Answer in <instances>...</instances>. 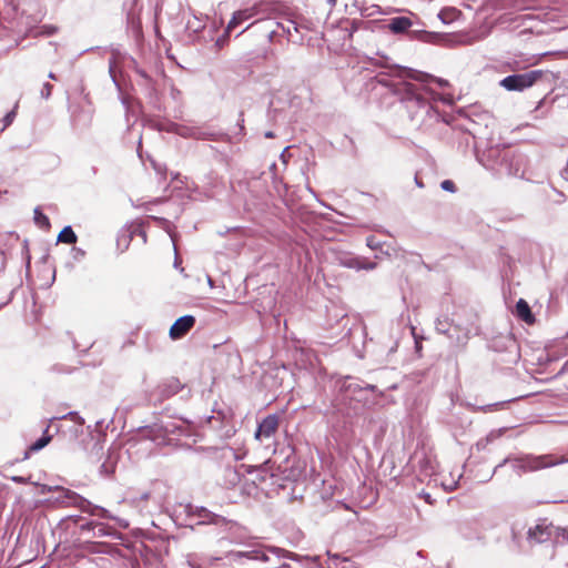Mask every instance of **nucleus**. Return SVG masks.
I'll return each instance as SVG.
<instances>
[{"label": "nucleus", "mask_w": 568, "mask_h": 568, "mask_svg": "<svg viewBox=\"0 0 568 568\" xmlns=\"http://www.w3.org/2000/svg\"><path fill=\"white\" fill-rule=\"evenodd\" d=\"M394 71L397 75H389L384 72L378 73L375 78L376 82L388 88L395 95H398L399 99L407 104L408 109L416 108V115L433 112L434 109L427 100L425 89L404 80L407 77L413 78V71H406L399 67H396Z\"/></svg>", "instance_id": "nucleus-1"}, {"label": "nucleus", "mask_w": 568, "mask_h": 568, "mask_svg": "<svg viewBox=\"0 0 568 568\" xmlns=\"http://www.w3.org/2000/svg\"><path fill=\"white\" fill-rule=\"evenodd\" d=\"M41 505L74 506L84 513L100 518H111L109 511L102 507L92 505L77 493L60 486H47L38 483V507Z\"/></svg>", "instance_id": "nucleus-2"}, {"label": "nucleus", "mask_w": 568, "mask_h": 568, "mask_svg": "<svg viewBox=\"0 0 568 568\" xmlns=\"http://www.w3.org/2000/svg\"><path fill=\"white\" fill-rule=\"evenodd\" d=\"M567 462L568 458L566 459L564 457H557L555 455H525L517 458L507 457L494 468L493 474H496V471L507 463L511 464V467L515 471L521 474L527 471L545 469Z\"/></svg>", "instance_id": "nucleus-3"}, {"label": "nucleus", "mask_w": 568, "mask_h": 568, "mask_svg": "<svg viewBox=\"0 0 568 568\" xmlns=\"http://www.w3.org/2000/svg\"><path fill=\"white\" fill-rule=\"evenodd\" d=\"M59 526L64 529L78 527L80 536L87 540L91 538L114 537L116 535L115 529L111 526L94 520L87 521L78 515H69L62 518Z\"/></svg>", "instance_id": "nucleus-4"}, {"label": "nucleus", "mask_w": 568, "mask_h": 568, "mask_svg": "<svg viewBox=\"0 0 568 568\" xmlns=\"http://www.w3.org/2000/svg\"><path fill=\"white\" fill-rule=\"evenodd\" d=\"M168 488L162 481H154L149 489L131 497V503L149 515L161 511L166 501Z\"/></svg>", "instance_id": "nucleus-5"}, {"label": "nucleus", "mask_w": 568, "mask_h": 568, "mask_svg": "<svg viewBox=\"0 0 568 568\" xmlns=\"http://www.w3.org/2000/svg\"><path fill=\"white\" fill-rule=\"evenodd\" d=\"M542 77L541 70H530L524 73H515L505 77L500 81V85L507 91L521 92L532 87Z\"/></svg>", "instance_id": "nucleus-6"}, {"label": "nucleus", "mask_w": 568, "mask_h": 568, "mask_svg": "<svg viewBox=\"0 0 568 568\" xmlns=\"http://www.w3.org/2000/svg\"><path fill=\"white\" fill-rule=\"evenodd\" d=\"M183 507V513L190 520V525H222L229 523L224 517L216 515L209 509L192 504H186Z\"/></svg>", "instance_id": "nucleus-7"}, {"label": "nucleus", "mask_w": 568, "mask_h": 568, "mask_svg": "<svg viewBox=\"0 0 568 568\" xmlns=\"http://www.w3.org/2000/svg\"><path fill=\"white\" fill-rule=\"evenodd\" d=\"M508 151L509 148L505 145H491L481 153H477V160L487 170L498 175L504 162V155H506Z\"/></svg>", "instance_id": "nucleus-8"}, {"label": "nucleus", "mask_w": 568, "mask_h": 568, "mask_svg": "<svg viewBox=\"0 0 568 568\" xmlns=\"http://www.w3.org/2000/svg\"><path fill=\"white\" fill-rule=\"evenodd\" d=\"M527 158L525 154L509 149L504 155V162L498 175L525 178Z\"/></svg>", "instance_id": "nucleus-9"}, {"label": "nucleus", "mask_w": 568, "mask_h": 568, "mask_svg": "<svg viewBox=\"0 0 568 568\" xmlns=\"http://www.w3.org/2000/svg\"><path fill=\"white\" fill-rule=\"evenodd\" d=\"M230 527L227 530V535L224 538H221L219 540L220 544H222L224 540H229L231 544L244 546V547H252L254 540L257 539V537L252 536L246 528L240 526L236 523H229Z\"/></svg>", "instance_id": "nucleus-10"}, {"label": "nucleus", "mask_w": 568, "mask_h": 568, "mask_svg": "<svg viewBox=\"0 0 568 568\" xmlns=\"http://www.w3.org/2000/svg\"><path fill=\"white\" fill-rule=\"evenodd\" d=\"M267 552L276 556L277 558H285L293 561H301L302 557L293 551L286 550L281 547L276 546H257L256 545V557L255 560H260L263 562H267L270 560V557L267 556Z\"/></svg>", "instance_id": "nucleus-11"}, {"label": "nucleus", "mask_w": 568, "mask_h": 568, "mask_svg": "<svg viewBox=\"0 0 568 568\" xmlns=\"http://www.w3.org/2000/svg\"><path fill=\"white\" fill-rule=\"evenodd\" d=\"M68 416L74 419H81L74 412H70L60 418L52 417L49 420V424L47 425L45 429L42 432V435L38 438V450L44 448L52 440V438L60 432V420L67 418Z\"/></svg>", "instance_id": "nucleus-12"}, {"label": "nucleus", "mask_w": 568, "mask_h": 568, "mask_svg": "<svg viewBox=\"0 0 568 568\" xmlns=\"http://www.w3.org/2000/svg\"><path fill=\"white\" fill-rule=\"evenodd\" d=\"M280 417L271 414L264 417L257 425L254 437L257 440L272 438L278 429Z\"/></svg>", "instance_id": "nucleus-13"}, {"label": "nucleus", "mask_w": 568, "mask_h": 568, "mask_svg": "<svg viewBox=\"0 0 568 568\" xmlns=\"http://www.w3.org/2000/svg\"><path fill=\"white\" fill-rule=\"evenodd\" d=\"M142 8L141 0H126L123 3V10L126 12V22L135 32L141 29L140 13Z\"/></svg>", "instance_id": "nucleus-14"}, {"label": "nucleus", "mask_w": 568, "mask_h": 568, "mask_svg": "<svg viewBox=\"0 0 568 568\" xmlns=\"http://www.w3.org/2000/svg\"><path fill=\"white\" fill-rule=\"evenodd\" d=\"M159 430L163 433L162 439L159 440L160 436H155L153 440L158 444H169L172 440L171 435H183L186 433V427L183 422H168L162 424Z\"/></svg>", "instance_id": "nucleus-15"}, {"label": "nucleus", "mask_w": 568, "mask_h": 568, "mask_svg": "<svg viewBox=\"0 0 568 568\" xmlns=\"http://www.w3.org/2000/svg\"><path fill=\"white\" fill-rule=\"evenodd\" d=\"M195 324L193 315H183L179 317L170 327V337L172 339L182 338Z\"/></svg>", "instance_id": "nucleus-16"}, {"label": "nucleus", "mask_w": 568, "mask_h": 568, "mask_svg": "<svg viewBox=\"0 0 568 568\" xmlns=\"http://www.w3.org/2000/svg\"><path fill=\"white\" fill-rule=\"evenodd\" d=\"M552 535V526L547 524L546 520L538 523L535 527L529 528L528 539L532 542H545Z\"/></svg>", "instance_id": "nucleus-17"}, {"label": "nucleus", "mask_w": 568, "mask_h": 568, "mask_svg": "<svg viewBox=\"0 0 568 568\" xmlns=\"http://www.w3.org/2000/svg\"><path fill=\"white\" fill-rule=\"evenodd\" d=\"M183 387L178 378L172 377L158 386V393L161 399H166L178 394Z\"/></svg>", "instance_id": "nucleus-18"}, {"label": "nucleus", "mask_w": 568, "mask_h": 568, "mask_svg": "<svg viewBox=\"0 0 568 568\" xmlns=\"http://www.w3.org/2000/svg\"><path fill=\"white\" fill-rule=\"evenodd\" d=\"M413 27V21L408 17L398 16L388 20L387 28L394 34L407 33Z\"/></svg>", "instance_id": "nucleus-19"}, {"label": "nucleus", "mask_w": 568, "mask_h": 568, "mask_svg": "<svg viewBox=\"0 0 568 568\" xmlns=\"http://www.w3.org/2000/svg\"><path fill=\"white\" fill-rule=\"evenodd\" d=\"M250 549L243 550V551H227L225 554V557L230 559L231 562H243L244 559L248 560H255L256 557V544L253 542L252 547H248Z\"/></svg>", "instance_id": "nucleus-20"}, {"label": "nucleus", "mask_w": 568, "mask_h": 568, "mask_svg": "<svg viewBox=\"0 0 568 568\" xmlns=\"http://www.w3.org/2000/svg\"><path fill=\"white\" fill-rule=\"evenodd\" d=\"M515 313L518 318L527 324H532L535 322V316L531 313L530 306L524 298H519L516 303Z\"/></svg>", "instance_id": "nucleus-21"}, {"label": "nucleus", "mask_w": 568, "mask_h": 568, "mask_svg": "<svg viewBox=\"0 0 568 568\" xmlns=\"http://www.w3.org/2000/svg\"><path fill=\"white\" fill-rule=\"evenodd\" d=\"M408 38L410 40H418V41H423V42L435 43L442 38V34L437 33V32L425 31V30H410L409 29Z\"/></svg>", "instance_id": "nucleus-22"}, {"label": "nucleus", "mask_w": 568, "mask_h": 568, "mask_svg": "<svg viewBox=\"0 0 568 568\" xmlns=\"http://www.w3.org/2000/svg\"><path fill=\"white\" fill-rule=\"evenodd\" d=\"M118 459V453L115 450L109 449L103 463L100 466V473L106 476L113 474Z\"/></svg>", "instance_id": "nucleus-23"}, {"label": "nucleus", "mask_w": 568, "mask_h": 568, "mask_svg": "<svg viewBox=\"0 0 568 568\" xmlns=\"http://www.w3.org/2000/svg\"><path fill=\"white\" fill-rule=\"evenodd\" d=\"M253 16H254V13H253L252 9H244V10H239V11L234 12L232 19L230 20V22L226 27V32H231V30H233L235 27L243 23L244 21H247Z\"/></svg>", "instance_id": "nucleus-24"}, {"label": "nucleus", "mask_w": 568, "mask_h": 568, "mask_svg": "<svg viewBox=\"0 0 568 568\" xmlns=\"http://www.w3.org/2000/svg\"><path fill=\"white\" fill-rule=\"evenodd\" d=\"M276 26L277 27H281L282 30L287 34V37L290 38V40L292 41H296L293 39V34H292V30L295 31L296 33H301V29H310L308 27L306 26H302V24H298L296 21L294 20H290L287 21V24H284V23H281V22H276Z\"/></svg>", "instance_id": "nucleus-25"}, {"label": "nucleus", "mask_w": 568, "mask_h": 568, "mask_svg": "<svg viewBox=\"0 0 568 568\" xmlns=\"http://www.w3.org/2000/svg\"><path fill=\"white\" fill-rule=\"evenodd\" d=\"M222 559V557L202 558L196 554H189L186 556V564L191 568H203V561L209 560L211 562Z\"/></svg>", "instance_id": "nucleus-26"}, {"label": "nucleus", "mask_w": 568, "mask_h": 568, "mask_svg": "<svg viewBox=\"0 0 568 568\" xmlns=\"http://www.w3.org/2000/svg\"><path fill=\"white\" fill-rule=\"evenodd\" d=\"M77 240L78 236L70 225L64 226L58 235V242L65 244H74Z\"/></svg>", "instance_id": "nucleus-27"}, {"label": "nucleus", "mask_w": 568, "mask_h": 568, "mask_svg": "<svg viewBox=\"0 0 568 568\" xmlns=\"http://www.w3.org/2000/svg\"><path fill=\"white\" fill-rule=\"evenodd\" d=\"M458 13H459V11L455 8H452V7L444 8L438 12V19L443 23L448 24L456 19Z\"/></svg>", "instance_id": "nucleus-28"}, {"label": "nucleus", "mask_w": 568, "mask_h": 568, "mask_svg": "<svg viewBox=\"0 0 568 568\" xmlns=\"http://www.w3.org/2000/svg\"><path fill=\"white\" fill-rule=\"evenodd\" d=\"M132 239H133V233L130 230H121L120 231L118 239H116V244L119 247L121 245L123 246L121 250L122 252L129 247Z\"/></svg>", "instance_id": "nucleus-29"}, {"label": "nucleus", "mask_w": 568, "mask_h": 568, "mask_svg": "<svg viewBox=\"0 0 568 568\" xmlns=\"http://www.w3.org/2000/svg\"><path fill=\"white\" fill-rule=\"evenodd\" d=\"M224 476L226 484L230 486H235L241 480L240 474L233 467H226L224 470Z\"/></svg>", "instance_id": "nucleus-30"}, {"label": "nucleus", "mask_w": 568, "mask_h": 568, "mask_svg": "<svg viewBox=\"0 0 568 568\" xmlns=\"http://www.w3.org/2000/svg\"><path fill=\"white\" fill-rule=\"evenodd\" d=\"M341 389L355 393L356 390L363 389V387H361L353 378L347 376L341 382Z\"/></svg>", "instance_id": "nucleus-31"}, {"label": "nucleus", "mask_w": 568, "mask_h": 568, "mask_svg": "<svg viewBox=\"0 0 568 568\" xmlns=\"http://www.w3.org/2000/svg\"><path fill=\"white\" fill-rule=\"evenodd\" d=\"M362 257L348 256L342 260V265L348 268L361 270Z\"/></svg>", "instance_id": "nucleus-32"}, {"label": "nucleus", "mask_w": 568, "mask_h": 568, "mask_svg": "<svg viewBox=\"0 0 568 568\" xmlns=\"http://www.w3.org/2000/svg\"><path fill=\"white\" fill-rule=\"evenodd\" d=\"M508 402L509 400H504V402H496V403L484 405V406H476L475 409L478 412H483V413L494 412V410L503 407Z\"/></svg>", "instance_id": "nucleus-33"}, {"label": "nucleus", "mask_w": 568, "mask_h": 568, "mask_svg": "<svg viewBox=\"0 0 568 568\" xmlns=\"http://www.w3.org/2000/svg\"><path fill=\"white\" fill-rule=\"evenodd\" d=\"M328 555V561L326 568H337L339 562L349 561L348 558H342L339 555H331V552H327Z\"/></svg>", "instance_id": "nucleus-34"}, {"label": "nucleus", "mask_w": 568, "mask_h": 568, "mask_svg": "<svg viewBox=\"0 0 568 568\" xmlns=\"http://www.w3.org/2000/svg\"><path fill=\"white\" fill-rule=\"evenodd\" d=\"M435 328L439 334H447L449 332L448 320L438 317L435 322Z\"/></svg>", "instance_id": "nucleus-35"}, {"label": "nucleus", "mask_w": 568, "mask_h": 568, "mask_svg": "<svg viewBox=\"0 0 568 568\" xmlns=\"http://www.w3.org/2000/svg\"><path fill=\"white\" fill-rule=\"evenodd\" d=\"M115 67H116L115 60L114 59H110L109 60V73H110V77H111L114 85L116 87V89L119 91H121V85H120L119 80H118Z\"/></svg>", "instance_id": "nucleus-36"}, {"label": "nucleus", "mask_w": 568, "mask_h": 568, "mask_svg": "<svg viewBox=\"0 0 568 568\" xmlns=\"http://www.w3.org/2000/svg\"><path fill=\"white\" fill-rule=\"evenodd\" d=\"M57 32V27L51 24L38 26V37H50Z\"/></svg>", "instance_id": "nucleus-37"}, {"label": "nucleus", "mask_w": 568, "mask_h": 568, "mask_svg": "<svg viewBox=\"0 0 568 568\" xmlns=\"http://www.w3.org/2000/svg\"><path fill=\"white\" fill-rule=\"evenodd\" d=\"M136 72L143 80L142 84L146 87V89L150 91V94H151L152 91L154 90L151 78L144 70L136 69Z\"/></svg>", "instance_id": "nucleus-38"}, {"label": "nucleus", "mask_w": 568, "mask_h": 568, "mask_svg": "<svg viewBox=\"0 0 568 568\" xmlns=\"http://www.w3.org/2000/svg\"><path fill=\"white\" fill-rule=\"evenodd\" d=\"M257 23H261L264 27V29L268 30L267 38L270 41H273V37L275 36L276 31L271 29V27L273 24H276V22H274L273 20H263V21H257ZM253 24H256V22H254Z\"/></svg>", "instance_id": "nucleus-39"}, {"label": "nucleus", "mask_w": 568, "mask_h": 568, "mask_svg": "<svg viewBox=\"0 0 568 568\" xmlns=\"http://www.w3.org/2000/svg\"><path fill=\"white\" fill-rule=\"evenodd\" d=\"M366 245L374 251H382L383 244L375 236L371 235L366 239Z\"/></svg>", "instance_id": "nucleus-40"}, {"label": "nucleus", "mask_w": 568, "mask_h": 568, "mask_svg": "<svg viewBox=\"0 0 568 568\" xmlns=\"http://www.w3.org/2000/svg\"><path fill=\"white\" fill-rule=\"evenodd\" d=\"M38 227L48 230L50 227V221L47 215H44L39 209H38Z\"/></svg>", "instance_id": "nucleus-41"}, {"label": "nucleus", "mask_w": 568, "mask_h": 568, "mask_svg": "<svg viewBox=\"0 0 568 568\" xmlns=\"http://www.w3.org/2000/svg\"><path fill=\"white\" fill-rule=\"evenodd\" d=\"M440 187L447 192H455L456 190L455 183L452 180H444L440 183Z\"/></svg>", "instance_id": "nucleus-42"}, {"label": "nucleus", "mask_w": 568, "mask_h": 568, "mask_svg": "<svg viewBox=\"0 0 568 568\" xmlns=\"http://www.w3.org/2000/svg\"><path fill=\"white\" fill-rule=\"evenodd\" d=\"M377 266L375 262L368 261L366 258L361 260V270L371 271Z\"/></svg>", "instance_id": "nucleus-43"}, {"label": "nucleus", "mask_w": 568, "mask_h": 568, "mask_svg": "<svg viewBox=\"0 0 568 568\" xmlns=\"http://www.w3.org/2000/svg\"><path fill=\"white\" fill-rule=\"evenodd\" d=\"M52 88V84L45 82L41 89V97L48 99L51 95Z\"/></svg>", "instance_id": "nucleus-44"}, {"label": "nucleus", "mask_w": 568, "mask_h": 568, "mask_svg": "<svg viewBox=\"0 0 568 568\" xmlns=\"http://www.w3.org/2000/svg\"><path fill=\"white\" fill-rule=\"evenodd\" d=\"M121 101H122V104L125 108L128 114L130 112H133V106L131 103V99L129 97H122Z\"/></svg>", "instance_id": "nucleus-45"}, {"label": "nucleus", "mask_w": 568, "mask_h": 568, "mask_svg": "<svg viewBox=\"0 0 568 568\" xmlns=\"http://www.w3.org/2000/svg\"><path fill=\"white\" fill-rule=\"evenodd\" d=\"M374 61H375L376 65H378L381 68H390L388 58H386V57H381L378 59H375Z\"/></svg>", "instance_id": "nucleus-46"}, {"label": "nucleus", "mask_w": 568, "mask_h": 568, "mask_svg": "<svg viewBox=\"0 0 568 568\" xmlns=\"http://www.w3.org/2000/svg\"><path fill=\"white\" fill-rule=\"evenodd\" d=\"M102 449H103V447L99 443H94L92 450H91L90 458L92 460H94V456H98L100 453H102Z\"/></svg>", "instance_id": "nucleus-47"}, {"label": "nucleus", "mask_w": 568, "mask_h": 568, "mask_svg": "<svg viewBox=\"0 0 568 568\" xmlns=\"http://www.w3.org/2000/svg\"><path fill=\"white\" fill-rule=\"evenodd\" d=\"M11 122H12V114L9 113L3 119V125L0 128V132H2Z\"/></svg>", "instance_id": "nucleus-48"}, {"label": "nucleus", "mask_w": 568, "mask_h": 568, "mask_svg": "<svg viewBox=\"0 0 568 568\" xmlns=\"http://www.w3.org/2000/svg\"><path fill=\"white\" fill-rule=\"evenodd\" d=\"M230 32H226L225 34H223L222 37H220L216 42H215V45L219 47V48H222L224 45V43L226 42V39H227V36H229Z\"/></svg>", "instance_id": "nucleus-49"}, {"label": "nucleus", "mask_w": 568, "mask_h": 568, "mask_svg": "<svg viewBox=\"0 0 568 568\" xmlns=\"http://www.w3.org/2000/svg\"><path fill=\"white\" fill-rule=\"evenodd\" d=\"M349 1L352 2L353 7H355L358 10H362L363 6L365 3V0H349Z\"/></svg>", "instance_id": "nucleus-50"}, {"label": "nucleus", "mask_w": 568, "mask_h": 568, "mask_svg": "<svg viewBox=\"0 0 568 568\" xmlns=\"http://www.w3.org/2000/svg\"><path fill=\"white\" fill-rule=\"evenodd\" d=\"M54 280H55V272L52 271L51 277L44 284H42L41 286L42 287H50L52 285V283L54 282Z\"/></svg>", "instance_id": "nucleus-51"}, {"label": "nucleus", "mask_w": 568, "mask_h": 568, "mask_svg": "<svg viewBox=\"0 0 568 568\" xmlns=\"http://www.w3.org/2000/svg\"><path fill=\"white\" fill-rule=\"evenodd\" d=\"M568 373V359L564 363L562 367L558 372L557 376L564 375Z\"/></svg>", "instance_id": "nucleus-52"}, {"label": "nucleus", "mask_w": 568, "mask_h": 568, "mask_svg": "<svg viewBox=\"0 0 568 568\" xmlns=\"http://www.w3.org/2000/svg\"><path fill=\"white\" fill-rule=\"evenodd\" d=\"M148 537H150V538H156V537L165 538V537L162 535V532H161V531H159V532H155V531H149V532H148Z\"/></svg>", "instance_id": "nucleus-53"}, {"label": "nucleus", "mask_w": 568, "mask_h": 568, "mask_svg": "<svg viewBox=\"0 0 568 568\" xmlns=\"http://www.w3.org/2000/svg\"><path fill=\"white\" fill-rule=\"evenodd\" d=\"M327 3L329 4L331 9L334 8L337 3V0H327Z\"/></svg>", "instance_id": "nucleus-54"}, {"label": "nucleus", "mask_w": 568, "mask_h": 568, "mask_svg": "<svg viewBox=\"0 0 568 568\" xmlns=\"http://www.w3.org/2000/svg\"><path fill=\"white\" fill-rule=\"evenodd\" d=\"M207 284L210 285V287H214V281L212 280L211 276H207Z\"/></svg>", "instance_id": "nucleus-55"}, {"label": "nucleus", "mask_w": 568, "mask_h": 568, "mask_svg": "<svg viewBox=\"0 0 568 568\" xmlns=\"http://www.w3.org/2000/svg\"><path fill=\"white\" fill-rule=\"evenodd\" d=\"M264 135H265V138H267V139H271V138H273V136H274V134H273V132H272V131H267V132H265V134H264Z\"/></svg>", "instance_id": "nucleus-56"}, {"label": "nucleus", "mask_w": 568, "mask_h": 568, "mask_svg": "<svg viewBox=\"0 0 568 568\" xmlns=\"http://www.w3.org/2000/svg\"><path fill=\"white\" fill-rule=\"evenodd\" d=\"M415 183L418 187H423V183L418 180L417 176H415Z\"/></svg>", "instance_id": "nucleus-57"}, {"label": "nucleus", "mask_w": 568, "mask_h": 568, "mask_svg": "<svg viewBox=\"0 0 568 568\" xmlns=\"http://www.w3.org/2000/svg\"><path fill=\"white\" fill-rule=\"evenodd\" d=\"M567 173H568V169L566 168V169H564V170L561 171V176L566 179V174H567Z\"/></svg>", "instance_id": "nucleus-58"}, {"label": "nucleus", "mask_w": 568, "mask_h": 568, "mask_svg": "<svg viewBox=\"0 0 568 568\" xmlns=\"http://www.w3.org/2000/svg\"><path fill=\"white\" fill-rule=\"evenodd\" d=\"M26 2H27V0H20V1H19V3H18V6H19V7H20V6H24V3H26ZM31 2H32V0H30V3H31Z\"/></svg>", "instance_id": "nucleus-59"}, {"label": "nucleus", "mask_w": 568, "mask_h": 568, "mask_svg": "<svg viewBox=\"0 0 568 568\" xmlns=\"http://www.w3.org/2000/svg\"><path fill=\"white\" fill-rule=\"evenodd\" d=\"M281 568H291V565H290V564L284 562V564H282V565H281Z\"/></svg>", "instance_id": "nucleus-60"}, {"label": "nucleus", "mask_w": 568, "mask_h": 568, "mask_svg": "<svg viewBox=\"0 0 568 568\" xmlns=\"http://www.w3.org/2000/svg\"><path fill=\"white\" fill-rule=\"evenodd\" d=\"M365 388L373 390L375 388V386L374 385H366Z\"/></svg>", "instance_id": "nucleus-61"}, {"label": "nucleus", "mask_w": 568, "mask_h": 568, "mask_svg": "<svg viewBox=\"0 0 568 568\" xmlns=\"http://www.w3.org/2000/svg\"><path fill=\"white\" fill-rule=\"evenodd\" d=\"M49 78H50V79H53V80H55V79H57V78H55V74H54V73H52V72H50V73H49Z\"/></svg>", "instance_id": "nucleus-62"}, {"label": "nucleus", "mask_w": 568, "mask_h": 568, "mask_svg": "<svg viewBox=\"0 0 568 568\" xmlns=\"http://www.w3.org/2000/svg\"><path fill=\"white\" fill-rule=\"evenodd\" d=\"M34 449H36V444H33V445H31V446H30V450H31V452H32V450H34Z\"/></svg>", "instance_id": "nucleus-63"}, {"label": "nucleus", "mask_w": 568, "mask_h": 568, "mask_svg": "<svg viewBox=\"0 0 568 568\" xmlns=\"http://www.w3.org/2000/svg\"><path fill=\"white\" fill-rule=\"evenodd\" d=\"M149 506H153V499H150L149 503L146 504Z\"/></svg>", "instance_id": "nucleus-64"}]
</instances>
